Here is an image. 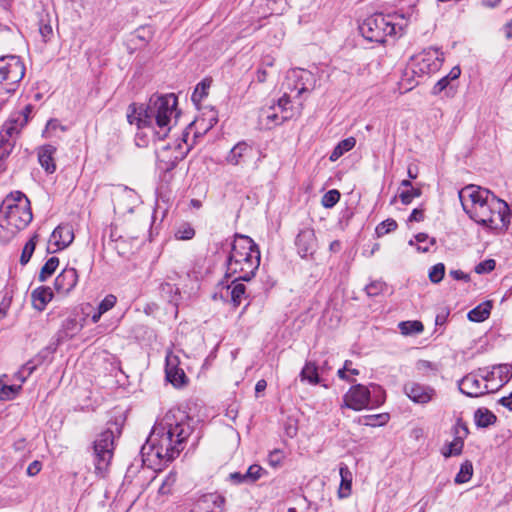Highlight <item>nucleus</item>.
<instances>
[{
  "instance_id": "obj_1",
  "label": "nucleus",
  "mask_w": 512,
  "mask_h": 512,
  "mask_svg": "<svg viewBox=\"0 0 512 512\" xmlns=\"http://www.w3.org/2000/svg\"><path fill=\"white\" fill-rule=\"evenodd\" d=\"M193 419L180 408H172L156 421L146 444L141 448L143 456L171 462L185 448L193 432Z\"/></svg>"
},
{
  "instance_id": "obj_2",
  "label": "nucleus",
  "mask_w": 512,
  "mask_h": 512,
  "mask_svg": "<svg viewBox=\"0 0 512 512\" xmlns=\"http://www.w3.org/2000/svg\"><path fill=\"white\" fill-rule=\"evenodd\" d=\"M465 213L477 224L493 231L505 232L510 225L509 205L493 192L477 185H467L458 191Z\"/></svg>"
},
{
  "instance_id": "obj_3",
  "label": "nucleus",
  "mask_w": 512,
  "mask_h": 512,
  "mask_svg": "<svg viewBox=\"0 0 512 512\" xmlns=\"http://www.w3.org/2000/svg\"><path fill=\"white\" fill-rule=\"evenodd\" d=\"M178 99L175 94L153 95L146 106L129 105L127 119L139 129L148 128L158 141L164 140L171 130L172 117L177 118Z\"/></svg>"
},
{
  "instance_id": "obj_4",
  "label": "nucleus",
  "mask_w": 512,
  "mask_h": 512,
  "mask_svg": "<svg viewBox=\"0 0 512 512\" xmlns=\"http://www.w3.org/2000/svg\"><path fill=\"white\" fill-rule=\"evenodd\" d=\"M32 218L30 201L26 195L20 191L11 192L0 206V242H9Z\"/></svg>"
},
{
  "instance_id": "obj_5",
  "label": "nucleus",
  "mask_w": 512,
  "mask_h": 512,
  "mask_svg": "<svg viewBox=\"0 0 512 512\" xmlns=\"http://www.w3.org/2000/svg\"><path fill=\"white\" fill-rule=\"evenodd\" d=\"M260 257L258 245L249 236L237 235L226 261V275L251 280L259 268Z\"/></svg>"
},
{
  "instance_id": "obj_6",
  "label": "nucleus",
  "mask_w": 512,
  "mask_h": 512,
  "mask_svg": "<svg viewBox=\"0 0 512 512\" xmlns=\"http://www.w3.org/2000/svg\"><path fill=\"white\" fill-rule=\"evenodd\" d=\"M500 382L498 385H490L494 381V372H488V368H479L464 376L459 382L458 387L461 393L469 397H480L488 393L498 391L512 377V372L507 366H499Z\"/></svg>"
},
{
  "instance_id": "obj_7",
  "label": "nucleus",
  "mask_w": 512,
  "mask_h": 512,
  "mask_svg": "<svg viewBox=\"0 0 512 512\" xmlns=\"http://www.w3.org/2000/svg\"><path fill=\"white\" fill-rule=\"evenodd\" d=\"M385 401L386 392L380 385L375 383H371L369 386L355 384L344 394L341 407L361 411L378 408Z\"/></svg>"
},
{
  "instance_id": "obj_8",
  "label": "nucleus",
  "mask_w": 512,
  "mask_h": 512,
  "mask_svg": "<svg viewBox=\"0 0 512 512\" xmlns=\"http://www.w3.org/2000/svg\"><path fill=\"white\" fill-rule=\"evenodd\" d=\"M107 428L99 433L93 442L95 472L103 475L108 469L114 454V441L116 433L120 435L121 429L117 423H108Z\"/></svg>"
},
{
  "instance_id": "obj_9",
  "label": "nucleus",
  "mask_w": 512,
  "mask_h": 512,
  "mask_svg": "<svg viewBox=\"0 0 512 512\" xmlns=\"http://www.w3.org/2000/svg\"><path fill=\"white\" fill-rule=\"evenodd\" d=\"M25 71V65L19 56L0 57V96L15 93ZM0 100H4V98L0 97Z\"/></svg>"
},
{
  "instance_id": "obj_10",
  "label": "nucleus",
  "mask_w": 512,
  "mask_h": 512,
  "mask_svg": "<svg viewBox=\"0 0 512 512\" xmlns=\"http://www.w3.org/2000/svg\"><path fill=\"white\" fill-rule=\"evenodd\" d=\"M361 34L371 42L383 43L387 36L394 35L395 25L389 16L376 13L364 20L359 27Z\"/></svg>"
},
{
  "instance_id": "obj_11",
  "label": "nucleus",
  "mask_w": 512,
  "mask_h": 512,
  "mask_svg": "<svg viewBox=\"0 0 512 512\" xmlns=\"http://www.w3.org/2000/svg\"><path fill=\"white\" fill-rule=\"evenodd\" d=\"M311 77L312 74L310 72L302 69H295L290 71L286 77V82L283 84L286 91L284 92L283 96L280 97L278 101L272 105H274L276 109H279V111L286 110L288 113H293L292 108L289 106L291 99L288 91L292 92L296 90L297 96L311 91L312 88H309L304 82V80L308 81Z\"/></svg>"
},
{
  "instance_id": "obj_12",
  "label": "nucleus",
  "mask_w": 512,
  "mask_h": 512,
  "mask_svg": "<svg viewBox=\"0 0 512 512\" xmlns=\"http://www.w3.org/2000/svg\"><path fill=\"white\" fill-rule=\"evenodd\" d=\"M445 60L444 53L436 48L425 49L410 58L408 67L419 77L437 72Z\"/></svg>"
},
{
  "instance_id": "obj_13",
  "label": "nucleus",
  "mask_w": 512,
  "mask_h": 512,
  "mask_svg": "<svg viewBox=\"0 0 512 512\" xmlns=\"http://www.w3.org/2000/svg\"><path fill=\"white\" fill-rule=\"evenodd\" d=\"M17 120H7L0 131V171L4 170L3 160L12 152L21 130L15 125Z\"/></svg>"
},
{
  "instance_id": "obj_14",
  "label": "nucleus",
  "mask_w": 512,
  "mask_h": 512,
  "mask_svg": "<svg viewBox=\"0 0 512 512\" xmlns=\"http://www.w3.org/2000/svg\"><path fill=\"white\" fill-rule=\"evenodd\" d=\"M292 116L293 113H288L286 110L279 111L274 105H270L260 110L259 120L266 129H272L289 120Z\"/></svg>"
},
{
  "instance_id": "obj_15",
  "label": "nucleus",
  "mask_w": 512,
  "mask_h": 512,
  "mask_svg": "<svg viewBox=\"0 0 512 512\" xmlns=\"http://www.w3.org/2000/svg\"><path fill=\"white\" fill-rule=\"evenodd\" d=\"M403 391L410 400L417 404H426L435 395L434 389L412 381L404 385Z\"/></svg>"
},
{
  "instance_id": "obj_16",
  "label": "nucleus",
  "mask_w": 512,
  "mask_h": 512,
  "mask_svg": "<svg viewBox=\"0 0 512 512\" xmlns=\"http://www.w3.org/2000/svg\"><path fill=\"white\" fill-rule=\"evenodd\" d=\"M316 242L315 232L312 228L306 227L300 230L295 240L298 254L302 258L313 255L317 246Z\"/></svg>"
},
{
  "instance_id": "obj_17",
  "label": "nucleus",
  "mask_w": 512,
  "mask_h": 512,
  "mask_svg": "<svg viewBox=\"0 0 512 512\" xmlns=\"http://www.w3.org/2000/svg\"><path fill=\"white\" fill-rule=\"evenodd\" d=\"M78 273L75 268L67 267L56 277L54 287L60 294L67 295L78 283Z\"/></svg>"
},
{
  "instance_id": "obj_18",
  "label": "nucleus",
  "mask_w": 512,
  "mask_h": 512,
  "mask_svg": "<svg viewBox=\"0 0 512 512\" xmlns=\"http://www.w3.org/2000/svg\"><path fill=\"white\" fill-rule=\"evenodd\" d=\"M73 240L74 230L68 223L58 225L50 236V244L56 246V250L67 248Z\"/></svg>"
},
{
  "instance_id": "obj_19",
  "label": "nucleus",
  "mask_w": 512,
  "mask_h": 512,
  "mask_svg": "<svg viewBox=\"0 0 512 512\" xmlns=\"http://www.w3.org/2000/svg\"><path fill=\"white\" fill-rule=\"evenodd\" d=\"M166 379L175 387H181L186 383L187 377L183 369L178 367V357L168 355L165 367Z\"/></svg>"
},
{
  "instance_id": "obj_20",
  "label": "nucleus",
  "mask_w": 512,
  "mask_h": 512,
  "mask_svg": "<svg viewBox=\"0 0 512 512\" xmlns=\"http://www.w3.org/2000/svg\"><path fill=\"white\" fill-rule=\"evenodd\" d=\"M254 154L253 148L246 142L237 143L227 155V162L232 165H240L247 163Z\"/></svg>"
},
{
  "instance_id": "obj_21",
  "label": "nucleus",
  "mask_w": 512,
  "mask_h": 512,
  "mask_svg": "<svg viewBox=\"0 0 512 512\" xmlns=\"http://www.w3.org/2000/svg\"><path fill=\"white\" fill-rule=\"evenodd\" d=\"M468 434L467 425L459 420L454 426V439L450 442V456H457L462 453L464 440Z\"/></svg>"
},
{
  "instance_id": "obj_22",
  "label": "nucleus",
  "mask_w": 512,
  "mask_h": 512,
  "mask_svg": "<svg viewBox=\"0 0 512 512\" xmlns=\"http://www.w3.org/2000/svg\"><path fill=\"white\" fill-rule=\"evenodd\" d=\"M56 153V147L53 145H43L38 149V161L41 167L47 173H54L56 171V164L54 161V155Z\"/></svg>"
},
{
  "instance_id": "obj_23",
  "label": "nucleus",
  "mask_w": 512,
  "mask_h": 512,
  "mask_svg": "<svg viewBox=\"0 0 512 512\" xmlns=\"http://www.w3.org/2000/svg\"><path fill=\"white\" fill-rule=\"evenodd\" d=\"M33 307L38 311H43L47 304L53 298V292L50 287L41 286L31 293Z\"/></svg>"
},
{
  "instance_id": "obj_24",
  "label": "nucleus",
  "mask_w": 512,
  "mask_h": 512,
  "mask_svg": "<svg viewBox=\"0 0 512 512\" xmlns=\"http://www.w3.org/2000/svg\"><path fill=\"white\" fill-rule=\"evenodd\" d=\"M83 327L76 317H68L66 318L61 326V329L58 331V341H64L66 339L73 338Z\"/></svg>"
},
{
  "instance_id": "obj_25",
  "label": "nucleus",
  "mask_w": 512,
  "mask_h": 512,
  "mask_svg": "<svg viewBox=\"0 0 512 512\" xmlns=\"http://www.w3.org/2000/svg\"><path fill=\"white\" fill-rule=\"evenodd\" d=\"M497 421L496 415L485 407L478 408L474 412V422L478 428H487Z\"/></svg>"
},
{
  "instance_id": "obj_26",
  "label": "nucleus",
  "mask_w": 512,
  "mask_h": 512,
  "mask_svg": "<svg viewBox=\"0 0 512 512\" xmlns=\"http://www.w3.org/2000/svg\"><path fill=\"white\" fill-rule=\"evenodd\" d=\"M492 309V304L490 301H485L470 310L467 314V317L472 322H483L489 318Z\"/></svg>"
},
{
  "instance_id": "obj_27",
  "label": "nucleus",
  "mask_w": 512,
  "mask_h": 512,
  "mask_svg": "<svg viewBox=\"0 0 512 512\" xmlns=\"http://www.w3.org/2000/svg\"><path fill=\"white\" fill-rule=\"evenodd\" d=\"M339 473L341 477V484L338 494L340 498H345L351 493L352 473L345 464L340 465Z\"/></svg>"
},
{
  "instance_id": "obj_28",
  "label": "nucleus",
  "mask_w": 512,
  "mask_h": 512,
  "mask_svg": "<svg viewBox=\"0 0 512 512\" xmlns=\"http://www.w3.org/2000/svg\"><path fill=\"white\" fill-rule=\"evenodd\" d=\"M172 148L170 144L156 148L155 153L159 161L166 163V170L172 169L177 162L183 158L182 155L167 156L166 153Z\"/></svg>"
},
{
  "instance_id": "obj_29",
  "label": "nucleus",
  "mask_w": 512,
  "mask_h": 512,
  "mask_svg": "<svg viewBox=\"0 0 512 512\" xmlns=\"http://www.w3.org/2000/svg\"><path fill=\"white\" fill-rule=\"evenodd\" d=\"M355 145L356 139L354 137L341 140L331 152L329 160L332 162L337 161L344 153L352 150Z\"/></svg>"
},
{
  "instance_id": "obj_30",
  "label": "nucleus",
  "mask_w": 512,
  "mask_h": 512,
  "mask_svg": "<svg viewBox=\"0 0 512 512\" xmlns=\"http://www.w3.org/2000/svg\"><path fill=\"white\" fill-rule=\"evenodd\" d=\"M300 378L302 381H308L312 385L318 384L320 377L316 364L314 362H306L300 372Z\"/></svg>"
},
{
  "instance_id": "obj_31",
  "label": "nucleus",
  "mask_w": 512,
  "mask_h": 512,
  "mask_svg": "<svg viewBox=\"0 0 512 512\" xmlns=\"http://www.w3.org/2000/svg\"><path fill=\"white\" fill-rule=\"evenodd\" d=\"M436 243L435 238H430L425 233H419L414 237V240L411 239L409 241V245L416 246V249L419 252H428L429 251V245H434Z\"/></svg>"
},
{
  "instance_id": "obj_32",
  "label": "nucleus",
  "mask_w": 512,
  "mask_h": 512,
  "mask_svg": "<svg viewBox=\"0 0 512 512\" xmlns=\"http://www.w3.org/2000/svg\"><path fill=\"white\" fill-rule=\"evenodd\" d=\"M240 280H236V278L232 281V284L228 286V289H231V301L235 307L241 304L242 298L245 294L246 287L243 283L239 282Z\"/></svg>"
},
{
  "instance_id": "obj_33",
  "label": "nucleus",
  "mask_w": 512,
  "mask_h": 512,
  "mask_svg": "<svg viewBox=\"0 0 512 512\" xmlns=\"http://www.w3.org/2000/svg\"><path fill=\"white\" fill-rule=\"evenodd\" d=\"M473 464L470 460H466L461 464L460 470L454 478L456 484H464L473 476Z\"/></svg>"
},
{
  "instance_id": "obj_34",
  "label": "nucleus",
  "mask_w": 512,
  "mask_h": 512,
  "mask_svg": "<svg viewBox=\"0 0 512 512\" xmlns=\"http://www.w3.org/2000/svg\"><path fill=\"white\" fill-rule=\"evenodd\" d=\"M32 110L33 106L31 104H28L21 111L12 113L8 119L17 120V122H15V125L20 130H22L23 127L28 123Z\"/></svg>"
},
{
  "instance_id": "obj_35",
  "label": "nucleus",
  "mask_w": 512,
  "mask_h": 512,
  "mask_svg": "<svg viewBox=\"0 0 512 512\" xmlns=\"http://www.w3.org/2000/svg\"><path fill=\"white\" fill-rule=\"evenodd\" d=\"M211 82L212 81L210 79L205 78L197 84L191 96L194 103H200L208 95V89L211 86Z\"/></svg>"
},
{
  "instance_id": "obj_36",
  "label": "nucleus",
  "mask_w": 512,
  "mask_h": 512,
  "mask_svg": "<svg viewBox=\"0 0 512 512\" xmlns=\"http://www.w3.org/2000/svg\"><path fill=\"white\" fill-rule=\"evenodd\" d=\"M37 242H38V235L34 234L29 239V241L24 245V247L22 249L21 256H20V263L22 265H26L30 261L32 255L35 251Z\"/></svg>"
},
{
  "instance_id": "obj_37",
  "label": "nucleus",
  "mask_w": 512,
  "mask_h": 512,
  "mask_svg": "<svg viewBox=\"0 0 512 512\" xmlns=\"http://www.w3.org/2000/svg\"><path fill=\"white\" fill-rule=\"evenodd\" d=\"M58 265H59V259L57 257L49 258L40 270L39 277H38L39 281H41V282L46 281L55 272Z\"/></svg>"
},
{
  "instance_id": "obj_38",
  "label": "nucleus",
  "mask_w": 512,
  "mask_h": 512,
  "mask_svg": "<svg viewBox=\"0 0 512 512\" xmlns=\"http://www.w3.org/2000/svg\"><path fill=\"white\" fill-rule=\"evenodd\" d=\"M398 327L403 335L419 334L424 329L420 321H402Z\"/></svg>"
},
{
  "instance_id": "obj_39",
  "label": "nucleus",
  "mask_w": 512,
  "mask_h": 512,
  "mask_svg": "<svg viewBox=\"0 0 512 512\" xmlns=\"http://www.w3.org/2000/svg\"><path fill=\"white\" fill-rule=\"evenodd\" d=\"M389 420V415L387 413L377 414V415H366L363 416L359 422L366 426H382L385 425Z\"/></svg>"
},
{
  "instance_id": "obj_40",
  "label": "nucleus",
  "mask_w": 512,
  "mask_h": 512,
  "mask_svg": "<svg viewBox=\"0 0 512 512\" xmlns=\"http://www.w3.org/2000/svg\"><path fill=\"white\" fill-rule=\"evenodd\" d=\"M160 293L161 296L166 299L169 303H173L176 305L177 298L179 295V290L175 285L170 283H162L160 285Z\"/></svg>"
},
{
  "instance_id": "obj_41",
  "label": "nucleus",
  "mask_w": 512,
  "mask_h": 512,
  "mask_svg": "<svg viewBox=\"0 0 512 512\" xmlns=\"http://www.w3.org/2000/svg\"><path fill=\"white\" fill-rule=\"evenodd\" d=\"M21 389V385H3L0 387V400L8 401L14 399Z\"/></svg>"
},
{
  "instance_id": "obj_42",
  "label": "nucleus",
  "mask_w": 512,
  "mask_h": 512,
  "mask_svg": "<svg viewBox=\"0 0 512 512\" xmlns=\"http://www.w3.org/2000/svg\"><path fill=\"white\" fill-rule=\"evenodd\" d=\"M387 290V285L385 282L380 280H375L366 285L365 291L369 297H376Z\"/></svg>"
},
{
  "instance_id": "obj_43",
  "label": "nucleus",
  "mask_w": 512,
  "mask_h": 512,
  "mask_svg": "<svg viewBox=\"0 0 512 512\" xmlns=\"http://www.w3.org/2000/svg\"><path fill=\"white\" fill-rule=\"evenodd\" d=\"M398 227L397 222L394 219H386L377 225L375 232L378 237H382L394 230Z\"/></svg>"
},
{
  "instance_id": "obj_44",
  "label": "nucleus",
  "mask_w": 512,
  "mask_h": 512,
  "mask_svg": "<svg viewBox=\"0 0 512 512\" xmlns=\"http://www.w3.org/2000/svg\"><path fill=\"white\" fill-rule=\"evenodd\" d=\"M398 196L404 205H408L414 198L421 196V189L415 187H411V189H402L399 191Z\"/></svg>"
},
{
  "instance_id": "obj_45",
  "label": "nucleus",
  "mask_w": 512,
  "mask_h": 512,
  "mask_svg": "<svg viewBox=\"0 0 512 512\" xmlns=\"http://www.w3.org/2000/svg\"><path fill=\"white\" fill-rule=\"evenodd\" d=\"M195 236L194 228L188 224H181L175 232V237L180 240H190Z\"/></svg>"
},
{
  "instance_id": "obj_46",
  "label": "nucleus",
  "mask_w": 512,
  "mask_h": 512,
  "mask_svg": "<svg viewBox=\"0 0 512 512\" xmlns=\"http://www.w3.org/2000/svg\"><path fill=\"white\" fill-rule=\"evenodd\" d=\"M340 200V193L336 189L329 190L326 192L321 200L322 205L325 208H332Z\"/></svg>"
},
{
  "instance_id": "obj_47",
  "label": "nucleus",
  "mask_w": 512,
  "mask_h": 512,
  "mask_svg": "<svg viewBox=\"0 0 512 512\" xmlns=\"http://www.w3.org/2000/svg\"><path fill=\"white\" fill-rule=\"evenodd\" d=\"M263 468L260 465L253 464L251 465L246 473H244V477H246V483H254L257 481L263 473Z\"/></svg>"
},
{
  "instance_id": "obj_48",
  "label": "nucleus",
  "mask_w": 512,
  "mask_h": 512,
  "mask_svg": "<svg viewBox=\"0 0 512 512\" xmlns=\"http://www.w3.org/2000/svg\"><path fill=\"white\" fill-rule=\"evenodd\" d=\"M445 276V265L438 263L431 267L429 271V279L433 283L440 282Z\"/></svg>"
},
{
  "instance_id": "obj_49",
  "label": "nucleus",
  "mask_w": 512,
  "mask_h": 512,
  "mask_svg": "<svg viewBox=\"0 0 512 512\" xmlns=\"http://www.w3.org/2000/svg\"><path fill=\"white\" fill-rule=\"evenodd\" d=\"M496 267V261L494 259H486L475 266V272L477 274H486L493 271Z\"/></svg>"
},
{
  "instance_id": "obj_50",
  "label": "nucleus",
  "mask_w": 512,
  "mask_h": 512,
  "mask_svg": "<svg viewBox=\"0 0 512 512\" xmlns=\"http://www.w3.org/2000/svg\"><path fill=\"white\" fill-rule=\"evenodd\" d=\"M117 302V298L113 294H108L104 297V299L99 303L98 309L100 310V313H106L107 311L111 310Z\"/></svg>"
},
{
  "instance_id": "obj_51",
  "label": "nucleus",
  "mask_w": 512,
  "mask_h": 512,
  "mask_svg": "<svg viewBox=\"0 0 512 512\" xmlns=\"http://www.w3.org/2000/svg\"><path fill=\"white\" fill-rule=\"evenodd\" d=\"M284 452L280 449L271 451L268 455V462L272 467H277L281 464L284 459Z\"/></svg>"
},
{
  "instance_id": "obj_52",
  "label": "nucleus",
  "mask_w": 512,
  "mask_h": 512,
  "mask_svg": "<svg viewBox=\"0 0 512 512\" xmlns=\"http://www.w3.org/2000/svg\"><path fill=\"white\" fill-rule=\"evenodd\" d=\"M176 482V474L169 473L165 480L163 481L161 487L159 488V492L161 494H167L170 492L171 486Z\"/></svg>"
},
{
  "instance_id": "obj_53",
  "label": "nucleus",
  "mask_w": 512,
  "mask_h": 512,
  "mask_svg": "<svg viewBox=\"0 0 512 512\" xmlns=\"http://www.w3.org/2000/svg\"><path fill=\"white\" fill-rule=\"evenodd\" d=\"M58 128L61 129L62 131L66 130V128L63 125H61L57 119H50L46 124L44 135H46V137H50L51 133Z\"/></svg>"
},
{
  "instance_id": "obj_54",
  "label": "nucleus",
  "mask_w": 512,
  "mask_h": 512,
  "mask_svg": "<svg viewBox=\"0 0 512 512\" xmlns=\"http://www.w3.org/2000/svg\"><path fill=\"white\" fill-rule=\"evenodd\" d=\"M448 87V75L442 77L433 87L432 93L437 95Z\"/></svg>"
},
{
  "instance_id": "obj_55",
  "label": "nucleus",
  "mask_w": 512,
  "mask_h": 512,
  "mask_svg": "<svg viewBox=\"0 0 512 512\" xmlns=\"http://www.w3.org/2000/svg\"><path fill=\"white\" fill-rule=\"evenodd\" d=\"M42 469V463L38 460H35L31 462L27 468V475L28 476H35L37 475Z\"/></svg>"
},
{
  "instance_id": "obj_56",
  "label": "nucleus",
  "mask_w": 512,
  "mask_h": 512,
  "mask_svg": "<svg viewBox=\"0 0 512 512\" xmlns=\"http://www.w3.org/2000/svg\"><path fill=\"white\" fill-rule=\"evenodd\" d=\"M39 32L42 36L43 41L47 42L50 39V37L53 33V30H52L51 25L42 24V25H40Z\"/></svg>"
},
{
  "instance_id": "obj_57",
  "label": "nucleus",
  "mask_w": 512,
  "mask_h": 512,
  "mask_svg": "<svg viewBox=\"0 0 512 512\" xmlns=\"http://www.w3.org/2000/svg\"><path fill=\"white\" fill-rule=\"evenodd\" d=\"M120 197L122 199L131 200L132 202L136 201L137 195L136 192L128 187H123L121 189Z\"/></svg>"
},
{
  "instance_id": "obj_58",
  "label": "nucleus",
  "mask_w": 512,
  "mask_h": 512,
  "mask_svg": "<svg viewBox=\"0 0 512 512\" xmlns=\"http://www.w3.org/2000/svg\"><path fill=\"white\" fill-rule=\"evenodd\" d=\"M424 220V210L415 208L409 216V221L421 222Z\"/></svg>"
},
{
  "instance_id": "obj_59",
  "label": "nucleus",
  "mask_w": 512,
  "mask_h": 512,
  "mask_svg": "<svg viewBox=\"0 0 512 512\" xmlns=\"http://www.w3.org/2000/svg\"><path fill=\"white\" fill-rule=\"evenodd\" d=\"M499 366H507V367H509L511 369V367L508 364L493 365L491 367V370L488 369V372H494V381L490 382L489 383L490 385H498L499 382H500L499 369H498Z\"/></svg>"
},
{
  "instance_id": "obj_60",
  "label": "nucleus",
  "mask_w": 512,
  "mask_h": 512,
  "mask_svg": "<svg viewBox=\"0 0 512 512\" xmlns=\"http://www.w3.org/2000/svg\"><path fill=\"white\" fill-rule=\"evenodd\" d=\"M37 367V364L34 363L33 360H30L28 362H26L22 367L21 369L25 372V374L29 377L33 372L34 370L36 369Z\"/></svg>"
},
{
  "instance_id": "obj_61",
  "label": "nucleus",
  "mask_w": 512,
  "mask_h": 512,
  "mask_svg": "<svg viewBox=\"0 0 512 512\" xmlns=\"http://www.w3.org/2000/svg\"><path fill=\"white\" fill-rule=\"evenodd\" d=\"M267 75L266 68L260 66L256 72V81L258 83H264L267 80Z\"/></svg>"
},
{
  "instance_id": "obj_62",
  "label": "nucleus",
  "mask_w": 512,
  "mask_h": 512,
  "mask_svg": "<svg viewBox=\"0 0 512 512\" xmlns=\"http://www.w3.org/2000/svg\"><path fill=\"white\" fill-rule=\"evenodd\" d=\"M447 319H448V312L442 311L436 315L435 324L437 326H443V325H445Z\"/></svg>"
},
{
  "instance_id": "obj_63",
  "label": "nucleus",
  "mask_w": 512,
  "mask_h": 512,
  "mask_svg": "<svg viewBox=\"0 0 512 512\" xmlns=\"http://www.w3.org/2000/svg\"><path fill=\"white\" fill-rule=\"evenodd\" d=\"M499 403L508 410L512 411V392L510 393V395L502 397L499 400Z\"/></svg>"
},
{
  "instance_id": "obj_64",
  "label": "nucleus",
  "mask_w": 512,
  "mask_h": 512,
  "mask_svg": "<svg viewBox=\"0 0 512 512\" xmlns=\"http://www.w3.org/2000/svg\"><path fill=\"white\" fill-rule=\"evenodd\" d=\"M230 478L235 483H244V482L246 483V477H244V474H242L240 472H235V473L230 474Z\"/></svg>"
}]
</instances>
